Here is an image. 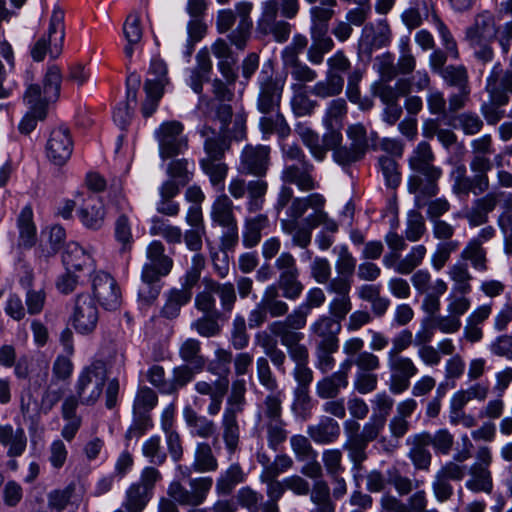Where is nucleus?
I'll return each mask as SVG.
<instances>
[{"instance_id":"1","label":"nucleus","mask_w":512,"mask_h":512,"mask_svg":"<svg viewBox=\"0 0 512 512\" xmlns=\"http://www.w3.org/2000/svg\"><path fill=\"white\" fill-rule=\"evenodd\" d=\"M326 200L319 193L294 197L292 188L281 186L274 210L277 215L286 209L287 218L280 219L281 231L291 237L292 245L306 249L312 241V231L320 225L330 232L338 230L337 223L324 211Z\"/></svg>"},{"instance_id":"2","label":"nucleus","mask_w":512,"mask_h":512,"mask_svg":"<svg viewBox=\"0 0 512 512\" xmlns=\"http://www.w3.org/2000/svg\"><path fill=\"white\" fill-rule=\"evenodd\" d=\"M213 487V479L209 476H200L188 481V488L180 481H172L167 490L170 498L159 501V512H179L177 504L181 506L199 507L208 498Z\"/></svg>"},{"instance_id":"3","label":"nucleus","mask_w":512,"mask_h":512,"mask_svg":"<svg viewBox=\"0 0 512 512\" xmlns=\"http://www.w3.org/2000/svg\"><path fill=\"white\" fill-rule=\"evenodd\" d=\"M204 288L195 296V308L202 313L221 315L217 309L215 295L218 296L223 312L231 313L237 301L235 286L231 282H218L211 278L202 280Z\"/></svg>"},{"instance_id":"4","label":"nucleus","mask_w":512,"mask_h":512,"mask_svg":"<svg viewBox=\"0 0 512 512\" xmlns=\"http://www.w3.org/2000/svg\"><path fill=\"white\" fill-rule=\"evenodd\" d=\"M64 11L56 6L49 21L46 33L42 34L32 45L30 54L34 61L41 62L48 56L51 60L60 57L65 39Z\"/></svg>"},{"instance_id":"5","label":"nucleus","mask_w":512,"mask_h":512,"mask_svg":"<svg viewBox=\"0 0 512 512\" xmlns=\"http://www.w3.org/2000/svg\"><path fill=\"white\" fill-rule=\"evenodd\" d=\"M252 5L250 2H242L236 5L235 11L221 10L217 17V30L226 33L232 28L238 18V25L229 35L228 39L236 48L243 50L251 35L252 21L249 18Z\"/></svg>"},{"instance_id":"6","label":"nucleus","mask_w":512,"mask_h":512,"mask_svg":"<svg viewBox=\"0 0 512 512\" xmlns=\"http://www.w3.org/2000/svg\"><path fill=\"white\" fill-rule=\"evenodd\" d=\"M346 134L350 141L349 146L339 148L333 154L334 161L341 166H350L363 159L370 147V142L372 148L377 149L374 144L376 133L373 132L368 136L367 129L361 123L348 126Z\"/></svg>"},{"instance_id":"7","label":"nucleus","mask_w":512,"mask_h":512,"mask_svg":"<svg viewBox=\"0 0 512 512\" xmlns=\"http://www.w3.org/2000/svg\"><path fill=\"white\" fill-rule=\"evenodd\" d=\"M106 380L104 363L97 361L83 368L75 383V392L81 404H95L103 393Z\"/></svg>"},{"instance_id":"8","label":"nucleus","mask_w":512,"mask_h":512,"mask_svg":"<svg viewBox=\"0 0 512 512\" xmlns=\"http://www.w3.org/2000/svg\"><path fill=\"white\" fill-rule=\"evenodd\" d=\"M183 131V124L176 120L163 122L155 131L159 155L163 160L173 158L187 150L188 138Z\"/></svg>"},{"instance_id":"9","label":"nucleus","mask_w":512,"mask_h":512,"mask_svg":"<svg viewBox=\"0 0 512 512\" xmlns=\"http://www.w3.org/2000/svg\"><path fill=\"white\" fill-rule=\"evenodd\" d=\"M267 191L268 182L263 179L246 181L241 176H235L228 183V192L235 200L243 199L247 195L246 207L251 213L263 208Z\"/></svg>"},{"instance_id":"10","label":"nucleus","mask_w":512,"mask_h":512,"mask_svg":"<svg viewBox=\"0 0 512 512\" xmlns=\"http://www.w3.org/2000/svg\"><path fill=\"white\" fill-rule=\"evenodd\" d=\"M270 165V146L247 144L240 153L238 172L242 175H251L262 179L267 175Z\"/></svg>"},{"instance_id":"11","label":"nucleus","mask_w":512,"mask_h":512,"mask_svg":"<svg viewBox=\"0 0 512 512\" xmlns=\"http://www.w3.org/2000/svg\"><path fill=\"white\" fill-rule=\"evenodd\" d=\"M387 366L390 372L389 390L395 395L406 391L410 380L419 372L413 359L408 356L387 357Z\"/></svg>"},{"instance_id":"12","label":"nucleus","mask_w":512,"mask_h":512,"mask_svg":"<svg viewBox=\"0 0 512 512\" xmlns=\"http://www.w3.org/2000/svg\"><path fill=\"white\" fill-rule=\"evenodd\" d=\"M164 245L160 241H153L146 251L147 262L144 264L141 280L154 281L167 276L172 267L173 260L165 255Z\"/></svg>"},{"instance_id":"13","label":"nucleus","mask_w":512,"mask_h":512,"mask_svg":"<svg viewBox=\"0 0 512 512\" xmlns=\"http://www.w3.org/2000/svg\"><path fill=\"white\" fill-rule=\"evenodd\" d=\"M94 297L106 310H116L120 307L122 296L116 280L106 272H96L92 277Z\"/></svg>"},{"instance_id":"14","label":"nucleus","mask_w":512,"mask_h":512,"mask_svg":"<svg viewBox=\"0 0 512 512\" xmlns=\"http://www.w3.org/2000/svg\"><path fill=\"white\" fill-rule=\"evenodd\" d=\"M284 83L268 74L261 73L259 77V94L257 108L263 114L273 113L278 110Z\"/></svg>"},{"instance_id":"15","label":"nucleus","mask_w":512,"mask_h":512,"mask_svg":"<svg viewBox=\"0 0 512 512\" xmlns=\"http://www.w3.org/2000/svg\"><path fill=\"white\" fill-rule=\"evenodd\" d=\"M73 151V141L70 130L60 126L54 128L48 137L46 143V155L55 165H64L71 157Z\"/></svg>"},{"instance_id":"16","label":"nucleus","mask_w":512,"mask_h":512,"mask_svg":"<svg viewBox=\"0 0 512 512\" xmlns=\"http://www.w3.org/2000/svg\"><path fill=\"white\" fill-rule=\"evenodd\" d=\"M435 155L429 143L421 141L409 158V167L413 171L410 176L441 178L443 171L434 165Z\"/></svg>"},{"instance_id":"17","label":"nucleus","mask_w":512,"mask_h":512,"mask_svg":"<svg viewBox=\"0 0 512 512\" xmlns=\"http://www.w3.org/2000/svg\"><path fill=\"white\" fill-rule=\"evenodd\" d=\"M99 311L93 299L89 295L77 296L72 315V324L81 334L92 332L98 323Z\"/></svg>"},{"instance_id":"18","label":"nucleus","mask_w":512,"mask_h":512,"mask_svg":"<svg viewBox=\"0 0 512 512\" xmlns=\"http://www.w3.org/2000/svg\"><path fill=\"white\" fill-rule=\"evenodd\" d=\"M314 166L309 161H304L301 165H286L281 172L282 186L290 187L295 185L302 192H309L318 187V183L312 176Z\"/></svg>"},{"instance_id":"19","label":"nucleus","mask_w":512,"mask_h":512,"mask_svg":"<svg viewBox=\"0 0 512 512\" xmlns=\"http://www.w3.org/2000/svg\"><path fill=\"white\" fill-rule=\"evenodd\" d=\"M489 97L498 104H507L512 95V70H501V64L496 63L486 82Z\"/></svg>"},{"instance_id":"20","label":"nucleus","mask_w":512,"mask_h":512,"mask_svg":"<svg viewBox=\"0 0 512 512\" xmlns=\"http://www.w3.org/2000/svg\"><path fill=\"white\" fill-rule=\"evenodd\" d=\"M228 387L229 382L227 379H216L214 381L200 380L195 383V391L200 396L208 397L206 412L209 416H216L221 411Z\"/></svg>"},{"instance_id":"21","label":"nucleus","mask_w":512,"mask_h":512,"mask_svg":"<svg viewBox=\"0 0 512 512\" xmlns=\"http://www.w3.org/2000/svg\"><path fill=\"white\" fill-rule=\"evenodd\" d=\"M352 367L350 359L340 364L339 370L324 377L316 384V394L321 399H334L338 397L342 389L347 388L348 376Z\"/></svg>"},{"instance_id":"22","label":"nucleus","mask_w":512,"mask_h":512,"mask_svg":"<svg viewBox=\"0 0 512 512\" xmlns=\"http://www.w3.org/2000/svg\"><path fill=\"white\" fill-rule=\"evenodd\" d=\"M241 414L223 410L220 420L219 433L214 436L213 444L215 445L219 437H221L225 449L229 455H233L238 449L240 444L241 428L239 423V416Z\"/></svg>"},{"instance_id":"23","label":"nucleus","mask_w":512,"mask_h":512,"mask_svg":"<svg viewBox=\"0 0 512 512\" xmlns=\"http://www.w3.org/2000/svg\"><path fill=\"white\" fill-rule=\"evenodd\" d=\"M310 312L299 305L290 314H286L284 320L273 321L268 325V330L275 337L288 338L289 335H304L298 330L303 329L307 324Z\"/></svg>"},{"instance_id":"24","label":"nucleus","mask_w":512,"mask_h":512,"mask_svg":"<svg viewBox=\"0 0 512 512\" xmlns=\"http://www.w3.org/2000/svg\"><path fill=\"white\" fill-rule=\"evenodd\" d=\"M77 214L81 223L88 229L98 230L104 223L105 209L97 195L90 194L84 198Z\"/></svg>"},{"instance_id":"25","label":"nucleus","mask_w":512,"mask_h":512,"mask_svg":"<svg viewBox=\"0 0 512 512\" xmlns=\"http://www.w3.org/2000/svg\"><path fill=\"white\" fill-rule=\"evenodd\" d=\"M406 444L410 447L408 458L411 460L414 468L416 470L428 471L432 463V454L428 449L430 444L423 432L409 436Z\"/></svg>"},{"instance_id":"26","label":"nucleus","mask_w":512,"mask_h":512,"mask_svg":"<svg viewBox=\"0 0 512 512\" xmlns=\"http://www.w3.org/2000/svg\"><path fill=\"white\" fill-rule=\"evenodd\" d=\"M439 180L440 178L409 176L407 189L409 193L414 195L415 206L418 209L425 207L426 200L435 197L439 193Z\"/></svg>"},{"instance_id":"27","label":"nucleus","mask_w":512,"mask_h":512,"mask_svg":"<svg viewBox=\"0 0 512 512\" xmlns=\"http://www.w3.org/2000/svg\"><path fill=\"white\" fill-rule=\"evenodd\" d=\"M498 33L493 15L482 12L475 17L474 23L466 29L467 41H494Z\"/></svg>"},{"instance_id":"28","label":"nucleus","mask_w":512,"mask_h":512,"mask_svg":"<svg viewBox=\"0 0 512 512\" xmlns=\"http://www.w3.org/2000/svg\"><path fill=\"white\" fill-rule=\"evenodd\" d=\"M307 434L316 444L329 445L339 439L341 430L336 420L323 416L318 423L307 427Z\"/></svg>"},{"instance_id":"29","label":"nucleus","mask_w":512,"mask_h":512,"mask_svg":"<svg viewBox=\"0 0 512 512\" xmlns=\"http://www.w3.org/2000/svg\"><path fill=\"white\" fill-rule=\"evenodd\" d=\"M183 418L192 436L208 439L216 435V423L212 419L197 413L192 407L186 406L184 408Z\"/></svg>"},{"instance_id":"30","label":"nucleus","mask_w":512,"mask_h":512,"mask_svg":"<svg viewBox=\"0 0 512 512\" xmlns=\"http://www.w3.org/2000/svg\"><path fill=\"white\" fill-rule=\"evenodd\" d=\"M341 330V324L334 318L322 315L310 326L311 336L319 339L317 345H338V333Z\"/></svg>"},{"instance_id":"31","label":"nucleus","mask_w":512,"mask_h":512,"mask_svg":"<svg viewBox=\"0 0 512 512\" xmlns=\"http://www.w3.org/2000/svg\"><path fill=\"white\" fill-rule=\"evenodd\" d=\"M210 218L213 224L222 228L238 225L234 204L228 195L220 194L215 198L211 206Z\"/></svg>"},{"instance_id":"32","label":"nucleus","mask_w":512,"mask_h":512,"mask_svg":"<svg viewBox=\"0 0 512 512\" xmlns=\"http://www.w3.org/2000/svg\"><path fill=\"white\" fill-rule=\"evenodd\" d=\"M284 392L282 390L269 391L257 407L256 418L258 423L283 418Z\"/></svg>"},{"instance_id":"33","label":"nucleus","mask_w":512,"mask_h":512,"mask_svg":"<svg viewBox=\"0 0 512 512\" xmlns=\"http://www.w3.org/2000/svg\"><path fill=\"white\" fill-rule=\"evenodd\" d=\"M469 168L473 175L469 176L465 196L470 193L475 196L486 193L490 188L489 172L493 168V162L469 163Z\"/></svg>"},{"instance_id":"34","label":"nucleus","mask_w":512,"mask_h":512,"mask_svg":"<svg viewBox=\"0 0 512 512\" xmlns=\"http://www.w3.org/2000/svg\"><path fill=\"white\" fill-rule=\"evenodd\" d=\"M0 444L8 448V456H21L26 450L27 437L22 428L14 429L11 425H0Z\"/></svg>"},{"instance_id":"35","label":"nucleus","mask_w":512,"mask_h":512,"mask_svg":"<svg viewBox=\"0 0 512 512\" xmlns=\"http://www.w3.org/2000/svg\"><path fill=\"white\" fill-rule=\"evenodd\" d=\"M246 475L238 463L231 464L226 470L221 472L216 479L215 490L219 496H227L232 493L234 488L243 483Z\"/></svg>"},{"instance_id":"36","label":"nucleus","mask_w":512,"mask_h":512,"mask_svg":"<svg viewBox=\"0 0 512 512\" xmlns=\"http://www.w3.org/2000/svg\"><path fill=\"white\" fill-rule=\"evenodd\" d=\"M218 459L212 446L207 442H199L195 446L192 469L195 473H209L218 469Z\"/></svg>"},{"instance_id":"37","label":"nucleus","mask_w":512,"mask_h":512,"mask_svg":"<svg viewBox=\"0 0 512 512\" xmlns=\"http://www.w3.org/2000/svg\"><path fill=\"white\" fill-rule=\"evenodd\" d=\"M474 204L488 215L498 206L501 208V212H506L512 210V193L498 189L487 191L484 196L477 198Z\"/></svg>"},{"instance_id":"38","label":"nucleus","mask_w":512,"mask_h":512,"mask_svg":"<svg viewBox=\"0 0 512 512\" xmlns=\"http://www.w3.org/2000/svg\"><path fill=\"white\" fill-rule=\"evenodd\" d=\"M63 264L68 271H81L91 269L93 260L91 256L77 243H69L62 255Z\"/></svg>"},{"instance_id":"39","label":"nucleus","mask_w":512,"mask_h":512,"mask_svg":"<svg viewBox=\"0 0 512 512\" xmlns=\"http://www.w3.org/2000/svg\"><path fill=\"white\" fill-rule=\"evenodd\" d=\"M32 218L33 213L31 208H23L18 218L19 237L17 245L21 249H29L36 243V227Z\"/></svg>"},{"instance_id":"40","label":"nucleus","mask_w":512,"mask_h":512,"mask_svg":"<svg viewBox=\"0 0 512 512\" xmlns=\"http://www.w3.org/2000/svg\"><path fill=\"white\" fill-rule=\"evenodd\" d=\"M447 274L453 282V292L467 295L472 291L473 276L469 271L468 263L456 262L450 265Z\"/></svg>"},{"instance_id":"41","label":"nucleus","mask_w":512,"mask_h":512,"mask_svg":"<svg viewBox=\"0 0 512 512\" xmlns=\"http://www.w3.org/2000/svg\"><path fill=\"white\" fill-rule=\"evenodd\" d=\"M192 297V292L173 288L165 295V304L161 309V315L167 319H174L179 316L181 308L186 305Z\"/></svg>"},{"instance_id":"42","label":"nucleus","mask_w":512,"mask_h":512,"mask_svg":"<svg viewBox=\"0 0 512 512\" xmlns=\"http://www.w3.org/2000/svg\"><path fill=\"white\" fill-rule=\"evenodd\" d=\"M469 479L466 481V488L470 491L479 493H491L493 490L492 473L488 468H482L478 465H471L469 468Z\"/></svg>"},{"instance_id":"43","label":"nucleus","mask_w":512,"mask_h":512,"mask_svg":"<svg viewBox=\"0 0 512 512\" xmlns=\"http://www.w3.org/2000/svg\"><path fill=\"white\" fill-rule=\"evenodd\" d=\"M460 259L461 262H469L475 271L483 273L488 270V252L484 246L468 241L460 253Z\"/></svg>"},{"instance_id":"44","label":"nucleus","mask_w":512,"mask_h":512,"mask_svg":"<svg viewBox=\"0 0 512 512\" xmlns=\"http://www.w3.org/2000/svg\"><path fill=\"white\" fill-rule=\"evenodd\" d=\"M295 133L317 161L325 159V149L320 143L318 133L304 123H297L295 125Z\"/></svg>"},{"instance_id":"45","label":"nucleus","mask_w":512,"mask_h":512,"mask_svg":"<svg viewBox=\"0 0 512 512\" xmlns=\"http://www.w3.org/2000/svg\"><path fill=\"white\" fill-rule=\"evenodd\" d=\"M200 134L205 138L204 148L207 156L205 158L221 159L227 149V144L222 133H216L209 126L204 125Z\"/></svg>"},{"instance_id":"46","label":"nucleus","mask_w":512,"mask_h":512,"mask_svg":"<svg viewBox=\"0 0 512 512\" xmlns=\"http://www.w3.org/2000/svg\"><path fill=\"white\" fill-rule=\"evenodd\" d=\"M310 501L316 506L315 512H335L330 488L325 480H317L310 488Z\"/></svg>"},{"instance_id":"47","label":"nucleus","mask_w":512,"mask_h":512,"mask_svg":"<svg viewBox=\"0 0 512 512\" xmlns=\"http://www.w3.org/2000/svg\"><path fill=\"white\" fill-rule=\"evenodd\" d=\"M268 222V217L264 214H258L245 220L243 232L245 247L252 248L258 245L261 240V233L268 226Z\"/></svg>"},{"instance_id":"48","label":"nucleus","mask_w":512,"mask_h":512,"mask_svg":"<svg viewBox=\"0 0 512 512\" xmlns=\"http://www.w3.org/2000/svg\"><path fill=\"white\" fill-rule=\"evenodd\" d=\"M200 166L204 173L209 177L213 187L223 190L224 181L228 174V165L221 159L203 158Z\"/></svg>"},{"instance_id":"49","label":"nucleus","mask_w":512,"mask_h":512,"mask_svg":"<svg viewBox=\"0 0 512 512\" xmlns=\"http://www.w3.org/2000/svg\"><path fill=\"white\" fill-rule=\"evenodd\" d=\"M123 33L128 42L124 48V53L126 57L131 58L134 53V47L142 39L140 17L137 13H131L127 16L123 25Z\"/></svg>"},{"instance_id":"50","label":"nucleus","mask_w":512,"mask_h":512,"mask_svg":"<svg viewBox=\"0 0 512 512\" xmlns=\"http://www.w3.org/2000/svg\"><path fill=\"white\" fill-rule=\"evenodd\" d=\"M152 494L146 491V488L133 483L126 491L123 506L128 512H142L150 501Z\"/></svg>"},{"instance_id":"51","label":"nucleus","mask_w":512,"mask_h":512,"mask_svg":"<svg viewBox=\"0 0 512 512\" xmlns=\"http://www.w3.org/2000/svg\"><path fill=\"white\" fill-rule=\"evenodd\" d=\"M367 447V443L357 438L352 441H345L343 445V449L348 453L355 477L363 470L364 462L368 459Z\"/></svg>"},{"instance_id":"52","label":"nucleus","mask_w":512,"mask_h":512,"mask_svg":"<svg viewBox=\"0 0 512 512\" xmlns=\"http://www.w3.org/2000/svg\"><path fill=\"white\" fill-rule=\"evenodd\" d=\"M423 434L436 454L448 455L452 451L455 438L448 429L442 428L433 434L423 431Z\"/></svg>"},{"instance_id":"53","label":"nucleus","mask_w":512,"mask_h":512,"mask_svg":"<svg viewBox=\"0 0 512 512\" xmlns=\"http://www.w3.org/2000/svg\"><path fill=\"white\" fill-rule=\"evenodd\" d=\"M344 87L343 76H333L326 73L324 80L318 81L311 89V93L319 98L338 96Z\"/></svg>"},{"instance_id":"54","label":"nucleus","mask_w":512,"mask_h":512,"mask_svg":"<svg viewBox=\"0 0 512 512\" xmlns=\"http://www.w3.org/2000/svg\"><path fill=\"white\" fill-rule=\"evenodd\" d=\"M284 64L290 70L292 78L298 82H312L317 78L316 71L300 62L294 53H286Z\"/></svg>"},{"instance_id":"55","label":"nucleus","mask_w":512,"mask_h":512,"mask_svg":"<svg viewBox=\"0 0 512 512\" xmlns=\"http://www.w3.org/2000/svg\"><path fill=\"white\" fill-rule=\"evenodd\" d=\"M440 76L450 87L457 89L470 88L468 70L462 64L446 66L442 71H440Z\"/></svg>"},{"instance_id":"56","label":"nucleus","mask_w":512,"mask_h":512,"mask_svg":"<svg viewBox=\"0 0 512 512\" xmlns=\"http://www.w3.org/2000/svg\"><path fill=\"white\" fill-rule=\"evenodd\" d=\"M181 359L195 367L196 370H202L205 365V358L201 354V344L197 339H186L179 348Z\"/></svg>"},{"instance_id":"57","label":"nucleus","mask_w":512,"mask_h":512,"mask_svg":"<svg viewBox=\"0 0 512 512\" xmlns=\"http://www.w3.org/2000/svg\"><path fill=\"white\" fill-rule=\"evenodd\" d=\"M260 424L266 430L268 446L273 450H277L288 437L286 421L282 418L261 422Z\"/></svg>"},{"instance_id":"58","label":"nucleus","mask_w":512,"mask_h":512,"mask_svg":"<svg viewBox=\"0 0 512 512\" xmlns=\"http://www.w3.org/2000/svg\"><path fill=\"white\" fill-rule=\"evenodd\" d=\"M150 234L161 236L169 244H179L183 238L182 230L178 226H174L159 217L152 219Z\"/></svg>"},{"instance_id":"59","label":"nucleus","mask_w":512,"mask_h":512,"mask_svg":"<svg viewBox=\"0 0 512 512\" xmlns=\"http://www.w3.org/2000/svg\"><path fill=\"white\" fill-rule=\"evenodd\" d=\"M447 289V283L443 279L438 278L433 282L431 291L425 294L422 301V309L432 318L440 310V297L446 293Z\"/></svg>"},{"instance_id":"60","label":"nucleus","mask_w":512,"mask_h":512,"mask_svg":"<svg viewBox=\"0 0 512 512\" xmlns=\"http://www.w3.org/2000/svg\"><path fill=\"white\" fill-rule=\"evenodd\" d=\"M377 166L384 177L386 186L396 189L401 183V173L396 160L392 156L381 155L378 157Z\"/></svg>"},{"instance_id":"61","label":"nucleus","mask_w":512,"mask_h":512,"mask_svg":"<svg viewBox=\"0 0 512 512\" xmlns=\"http://www.w3.org/2000/svg\"><path fill=\"white\" fill-rule=\"evenodd\" d=\"M53 101L45 97V92L41 90L39 85L32 84L28 86L24 94V102L28 105L29 110L39 113L40 118L47 115V105Z\"/></svg>"},{"instance_id":"62","label":"nucleus","mask_w":512,"mask_h":512,"mask_svg":"<svg viewBox=\"0 0 512 512\" xmlns=\"http://www.w3.org/2000/svg\"><path fill=\"white\" fill-rule=\"evenodd\" d=\"M288 338H280L281 344L286 347L290 358L296 365L308 364L309 352L305 345L301 344L304 335H289Z\"/></svg>"},{"instance_id":"63","label":"nucleus","mask_w":512,"mask_h":512,"mask_svg":"<svg viewBox=\"0 0 512 512\" xmlns=\"http://www.w3.org/2000/svg\"><path fill=\"white\" fill-rule=\"evenodd\" d=\"M193 169V161H189L186 158L175 159L168 164L167 174L171 179L184 186L192 179Z\"/></svg>"},{"instance_id":"64","label":"nucleus","mask_w":512,"mask_h":512,"mask_svg":"<svg viewBox=\"0 0 512 512\" xmlns=\"http://www.w3.org/2000/svg\"><path fill=\"white\" fill-rule=\"evenodd\" d=\"M427 254V249L424 245H416L404 256L400 257V265H398L399 275H409L419 267Z\"/></svg>"}]
</instances>
